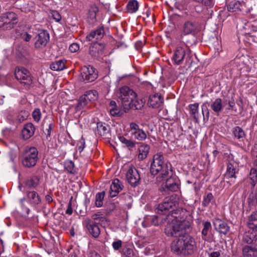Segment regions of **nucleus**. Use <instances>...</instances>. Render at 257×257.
Wrapping results in <instances>:
<instances>
[{
	"label": "nucleus",
	"mask_w": 257,
	"mask_h": 257,
	"mask_svg": "<svg viewBox=\"0 0 257 257\" xmlns=\"http://www.w3.org/2000/svg\"><path fill=\"white\" fill-rule=\"evenodd\" d=\"M190 222L186 220H176L168 224L165 233L168 236L177 237L171 242V251L177 255L193 254L197 249L195 238L189 234L187 230L190 227Z\"/></svg>",
	"instance_id": "1"
},
{
	"label": "nucleus",
	"mask_w": 257,
	"mask_h": 257,
	"mask_svg": "<svg viewBox=\"0 0 257 257\" xmlns=\"http://www.w3.org/2000/svg\"><path fill=\"white\" fill-rule=\"evenodd\" d=\"M164 160L163 155L161 153H157L154 156L151 164L150 173L152 175H156L161 172V174L156 178L158 183L162 182L172 174L171 164L168 162L165 163Z\"/></svg>",
	"instance_id": "2"
},
{
	"label": "nucleus",
	"mask_w": 257,
	"mask_h": 257,
	"mask_svg": "<svg viewBox=\"0 0 257 257\" xmlns=\"http://www.w3.org/2000/svg\"><path fill=\"white\" fill-rule=\"evenodd\" d=\"M137 96L136 93L127 86L120 88L118 98L121 103V108L125 112L131 109V103Z\"/></svg>",
	"instance_id": "3"
},
{
	"label": "nucleus",
	"mask_w": 257,
	"mask_h": 257,
	"mask_svg": "<svg viewBox=\"0 0 257 257\" xmlns=\"http://www.w3.org/2000/svg\"><path fill=\"white\" fill-rule=\"evenodd\" d=\"M178 204L175 197L171 196L164 199L163 202L158 205L156 209V212L158 214H165L168 211L171 212L172 215L177 214L179 210H175Z\"/></svg>",
	"instance_id": "4"
},
{
	"label": "nucleus",
	"mask_w": 257,
	"mask_h": 257,
	"mask_svg": "<svg viewBox=\"0 0 257 257\" xmlns=\"http://www.w3.org/2000/svg\"><path fill=\"white\" fill-rule=\"evenodd\" d=\"M38 151L36 148H26L21 158L23 166L26 168L35 166L38 160Z\"/></svg>",
	"instance_id": "5"
},
{
	"label": "nucleus",
	"mask_w": 257,
	"mask_h": 257,
	"mask_svg": "<svg viewBox=\"0 0 257 257\" xmlns=\"http://www.w3.org/2000/svg\"><path fill=\"white\" fill-rule=\"evenodd\" d=\"M15 75L16 78L26 89H29L33 86V77L27 69L24 67L18 68L16 70Z\"/></svg>",
	"instance_id": "6"
},
{
	"label": "nucleus",
	"mask_w": 257,
	"mask_h": 257,
	"mask_svg": "<svg viewBox=\"0 0 257 257\" xmlns=\"http://www.w3.org/2000/svg\"><path fill=\"white\" fill-rule=\"evenodd\" d=\"M17 23V16L14 12H8L0 17V28L3 30H11Z\"/></svg>",
	"instance_id": "7"
},
{
	"label": "nucleus",
	"mask_w": 257,
	"mask_h": 257,
	"mask_svg": "<svg viewBox=\"0 0 257 257\" xmlns=\"http://www.w3.org/2000/svg\"><path fill=\"white\" fill-rule=\"evenodd\" d=\"M97 72L91 65L84 66L81 68L80 79L85 83L94 81L97 78Z\"/></svg>",
	"instance_id": "8"
},
{
	"label": "nucleus",
	"mask_w": 257,
	"mask_h": 257,
	"mask_svg": "<svg viewBox=\"0 0 257 257\" xmlns=\"http://www.w3.org/2000/svg\"><path fill=\"white\" fill-rule=\"evenodd\" d=\"M173 172L168 177L164 179L166 180L165 183H163L160 190L162 192H165L169 193V192H174L178 190V185L177 183V178L175 176H172Z\"/></svg>",
	"instance_id": "9"
},
{
	"label": "nucleus",
	"mask_w": 257,
	"mask_h": 257,
	"mask_svg": "<svg viewBox=\"0 0 257 257\" xmlns=\"http://www.w3.org/2000/svg\"><path fill=\"white\" fill-rule=\"evenodd\" d=\"M34 41L35 48L42 49L49 41V34L46 30H39L34 38Z\"/></svg>",
	"instance_id": "10"
},
{
	"label": "nucleus",
	"mask_w": 257,
	"mask_h": 257,
	"mask_svg": "<svg viewBox=\"0 0 257 257\" xmlns=\"http://www.w3.org/2000/svg\"><path fill=\"white\" fill-rule=\"evenodd\" d=\"M128 183L132 186L136 187L139 185L141 177L138 170L133 166L130 167L126 174Z\"/></svg>",
	"instance_id": "11"
},
{
	"label": "nucleus",
	"mask_w": 257,
	"mask_h": 257,
	"mask_svg": "<svg viewBox=\"0 0 257 257\" xmlns=\"http://www.w3.org/2000/svg\"><path fill=\"white\" fill-rule=\"evenodd\" d=\"M186 53H190V49L186 47H177L174 52L172 60L176 65L181 64L185 59Z\"/></svg>",
	"instance_id": "12"
},
{
	"label": "nucleus",
	"mask_w": 257,
	"mask_h": 257,
	"mask_svg": "<svg viewBox=\"0 0 257 257\" xmlns=\"http://www.w3.org/2000/svg\"><path fill=\"white\" fill-rule=\"evenodd\" d=\"M83 225L86 227L88 233L94 238L99 237L100 229L97 225V222L90 219H86L83 221Z\"/></svg>",
	"instance_id": "13"
},
{
	"label": "nucleus",
	"mask_w": 257,
	"mask_h": 257,
	"mask_svg": "<svg viewBox=\"0 0 257 257\" xmlns=\"http://www.w3.org/2000/svg\"><path fill=\"white\" fill-rule=\"evenodd\" d=\"M212 223L214 229L220 234H226L230 230V227L228 223L218 217L212 219Z\"/></svg>",
	"instance_id": "14"
},
{
	"label": "nucleus",
	"mask_w": 257,
	"mask_h": 257,
	"mask_svg": "<svg viewBox=\"0 0 257 257\" xmlns=\"http://www.w3.org/2000/svg\"><path fill=\"white\" fill-rule=\"evenodd\" d=\"M238 165L234 161H228L227 163L226 171L225 174L226 177L229 178H236L238 173Z\"/></svg>",
	"instance_id": "15"
},
{
	"label": "nucleus",
	"mask_w": 257,
	"mask_h": 257,
	"mask_svg": "<svg viewBox=\"0 0 257 257\" xmlns=\"http://www.w3.org/2000/svg\"><path fill=\"white\" fill-rule=\"evenodd\" d=\"M26 196L28 202L33 207H36L41 202L40 195L35 191H27Z\"/></svg>",
	"instance_id": "16"
},
{
	"label": "nucleus",
	"mask_w": 257,
	"mask_h": 257,
	"mask_svg": "<svg viewBox=\"0 0 257 257\" xmlns=\"http://www.w3.org/2000/svg\"><path fill=\"white\" fill-rule=\"evenodd\" d=\"M104 30L102 27H99L97 29L91 31L88 34L86 38L88 41H92L93 43L96 42L102 38L104 35Z\"/></svg>",
	"instance_id": "17"
},
{
	"label": "nucleus",
	"mask_w": 257,
	"mask_h": 257,
	"mask_svg": "<svg viewBox=\"0 0 257 257\" xmlns=\"http://www.w3.org/2000/svg\"><path fill=\"white\" fill-rule=\"evenodd\" d=\"M257 240V230L250 227L249 229L246 231L242 237V242L247 244H252Z\"/></svg>",
	"instance_id": "18"
},
{
	"label": "nucleus",
	"mask_w": 257,
	"mask_h": 257,
	"mask_svg": "<svg viewBox=\"0 0 257 257\" xmlns=\"http://www.w3.org/2000/svg\"><path fill=\"white\" fill-rule=\"evenodd\" d=\"M163 103V98L160 94L156 93L151 95L148 100V104L153 108H158Z\"/></svg>",
	"instance_id": "19"
},
{
	"label": "nucleus",
	"mask_w": 257,
	"mask_h": 257,
	"mask_svg": "<svg viewBox=\"0 0 257 257\" xmlns=\"http://www.w3.org/2000/svg\"><path fill=\"white\" fill-rule=\"evenodd\" d=\"M35 127L32 123L26 124L22 131V136L24 140H27L32 137L35 133Z\"/></svg>",
	"instance_id": "20"
},
{
	"label": "nucleus",
	"mask_w": 257,
	"mask_h": 257,
	"mask_svg": "<svg viewBox=\"0 0 257 257\" xmlns=\"http://www.w3.org/2000/svg\"><path fill=\"white\" fill-rule=\"evenodd\" d=\"M243 35H250L257 31V20L244 23L242 29Z\"/></svg>",
	"instance_id": "21"
},
{
	"label": "nucleus",
	"mask_w": 257,
	"mask_h": 257,
	"mask_svg": "<svg viewBox=\"0 0 257 257\" xmlns=\"http://www.w3.org/2000/svg\"><path fill=\"white\" fill-rule=\"evenodd\" d=\"M122 188L123 186L119 179H114L110 187V196L111 197L116 196L122 190Z\"/></svg>",
	"instance_id": "22"
},
{
	"label": "nucleus",
	"mask_w": 257,
	"mask_h": 257,
	"mask_svg": "<svg viewBox=\"0 0 257 257\" xmlns=\"http://www.w3.org/2000/svg\"><path fill=\"white\" fill-rule=\"evenodd\" d=\"M92 106L91 103L86 98L85 96L83 95L78 100V102L75 106V110L77 111L83 109H88L91 108Z\"/></svg>",
	"instance_id": "23"
},
{
	"label": "nucleus",
	"mask_w": 257,
	"mask_h": 257,
	"mask_svg": "<svg viewBox=\"0 0 257 257\" xmlns=\"http://www.w3.org/2000/svg\"><path fill=\"white\" fill-rule=\"evenodd\" d=\"M243 257H257V244L245 245L242 249Z\"/></svg>",
	"instance_id": "24"
},
{
	"label": "nucleus",
	"mask_w": 257,
	"mask_h": 257,
	"mask_svg": "<svg viewBox=\"0 0 257 257\" xmlns=\"http://www.w3.org/2000/svg\"><path fill=\"white\" fill-rule=\"evenodd\" d=\"M223 108L224 104L222 99L220 98L215 99L214 100L211 102L210 104V108L217 115L223 110Z\"/></svg>",
	"instance_id": "25"
},
{
	"label": "nucleus",
	"mask_w": 257,
	"mask_h": 257,
	"mask_svg": "<svg viewBox=\"0 0 257 257\" xmlns=\"http://www.w3.org/2000/svg\"><path fill=\"white\" fill-rule=\"evenodd\" d=\"M197 24L191 21H186L183 28V33L184 35H188L195 32L197 28Z\"/></svg>",
	"instance_id": "26"
},
{
	"label": "nucleus",
	"mask_w": 257,
	"mask_h": 257,
	"mask_svg": "<svg viewBox=\"0 0 257 257\" xmlns=\"http://www.w3.org/2000/svg\"><path fill=\"white\" fill-rule=\"evenodd\" d=\"M170 214L165 218H161L160 217L156 215L152 216L146 218V221L150 222L151 225L154 226H158L160 223L163 222V220H168L169 221L171 219ZM175 218H177V216H172Z\"/></svg>",
	"instance_id": "27"
},
{
	"label": "nucleus",
	"mask_w": 257,
	"mask_h": 257,
	"mask_svg": "<svg viewBox=\"0 0 257 257\" xmlns=\"http://www.w3.org/2000/svg\"><path fill=\"white\" fill-rule=\"evenodd\" d=\"M97 133L100 136L108 137L110 134L109 126L102 122L97 123Z\"/></svg>",
	"instance_id": "28"
},
{
	"label": "nucleus",
	"mask_w": 257,
	"mask_h": 257,
	"mask_svg": "<svg viewBox=\"0 0 257 257\" xmlns=\"http://www.w3.org/2000/svg\"><path fill=\"white\" fill-rule=\"evenodd\" d=\"M188 107L190 111V114L193 116L195 121L198 123L199 120L201 117V115L198 112L199 103L190 104Z\"/></svg>",
	"instance_id": "29"
},
{
	"label": "nucleus",
	"mask_w": 257,
	"mask_h": 257,
	"mask_svg": "<svg viewBox=\"0 0 257 257\" xmlns=\"http://www.w3.org/2000/svg\"><path fill=\"white\" fill-rule=\"evenodd\" d=\"M150 146L146 144L142 143L139 148L138 159L143 160L146 159L149 154Z\"/></svg>",
	"instance_id": "30"
},
{
	"label": "nucleus",
	"mask_w": 257,
	"mask_h": 257,
	"mask_svg": "<svg viewBox=\"0 0 257 257\" xmlns=\"http://www.w3.org/2000/svg\"><path fill=\"white\" fill-rule=\"evenodd\" d=\"M203 229L201 231V238L204 241H208V234L212 229L210 222L208 221H202Z\"/></svg>",
	"instance_id": "31"
},
{
	"label": "nucleus",
	"mask_w": 257,
	"mask_h": 257,
	"mask_svg": "<svg viewBox=\"0 0 257 257\" xmlns=\"http://www.w3.org/2000/svg\"><path fill=\"white\" fill-rule=\"evenodd\" d=\"M39 180L38 177L33 176L26 180L25 183V186L29 189L35 188L39 185Z\"/></svg>",
	"instance_id": "32"
},
{
	"label": "nucleus",
	"mask_w": 257,
	"mask_h": 257,
	"mask_svg": "<svg viewBox=\"0 0 257 257\" xmlns=\"http://www.w3.org/2000/svg\"><path fill=\"white\" fill-rule=\"evenodd\" d=\"M89 52L90 55L92 57H98L102 53L101 46L99 43H94L93 45L90 46Z\"/></svg>",
	"instance_id": "33"
},
{
	"label": "nucleus",
	"mask_w": 257,
	"mask_h": 257,
	"mask_svg": "<svg viewBox=\"0 0 257 257\" xmlns=\"http://www.w3.org/2000/svg\"><path fill=\"white\" fill-rule=\"evenodd\" d=\"M232 132L234 137L239 141H243L245 137L244 131L239 126H235L232 128Z\"/></svg>",
	"instance_id": "34"
},
{
	"label": "nucleus",
	"mask_w": 257,
	"mask_h": 257,
	"mask_svg": "<svg viewBox=\"0 0 257 257\" xmlns=\"http://www.w3.org/2000/svg\"><path fill=\"white\" fill-rule=\"evenodd\" d=\"M98 12V8L95 6H92L88 14V22L93 24L96 21V13Z\"/></svg>",
	"instance_id": "35"
},
{
	"label": "nucleus",
	"mask_w": 257,
	"mask_h": 257,
	"mask_svg": "<svg viewBox=\"0 0 257 257\" xmlns=\"http://www.w3.org/2000/svg\"><path fill=\"white\" fill-rule=\"evenodd\" d=\"M65 60H59L52 62L50 65V69L53 71H61L65 67Z\"/></svg>",
	"instance_id": "36"
},
{
	"label": "nucleus",
	"mask_w": 257,
	"mask_h": 257,
	"mask_svg": "<svg viewBox=\"0 0 257 257\" xmlns=\"http://www.w3.org/2000/svg\"><path fill=\"white\" fill-rule=\"evenodd\" d=\"M97 95L98 93L96 90H92L86 91L84 96L93 105V102L97 99Z\"/></svg>",
	"instance_id": "37"
},
{
	"label": "nucleus",
	"mask_w": 257,
	"mask_h": 257,
	"mask_svg": "<svg viewBox=\"0 0 257 257\" xmlns=\"http://www.w3.org/2000/svg\"><path fill=\"white\" fill-rule=\"evenodd\" d=\"M248 224L251 228L255 227L257 228V211L252 212L251 214L248 216Z\"/></svg>",
	"instance_id": "38"
},
{
	"label": "nucleus",
	"mask_w": 257,
	"mask_h": 257,
	"mask_svg": "<svg viewBox=\"0 0 257 257\" xmlns=\"http://www.w3.org/2000/svg\"><path fill=\"white\" fill-rule=\"evenodd\" d=\"M241 7L242 5L239 1L231 2L227 6V9L230 12H234L238 10L240 11Z\"/></svg>",
	"instance_id": "39"
},
{
	"label": "nucleus",
	"mask_w": 257,
	"mask_h": 257,
	"mask_svg": "<svg viewBox=\"0 0 257 257\" xmlns=\"http://www.w3.org/2000/svg\"><path fill=\"white\" fill-rule=\"evenodd\" d=\"M139 8V3L136 0L128 2L127 5V10L129 13H134L137 11Z\"/></svg>",
	"instance_id": "40"
},
{
	"label": "nucleus",
	"mask_w": 257,
	"mask_h": 257,
	"mask_svg": "<svg viewBox=\"0 0 257 257\" xmlns=\"http://www.w3.org/2000/svg\"><path fill=\"white\" fill-rule=\"evenodd\" d=\"M207 102L204 103L201 105V113L203 116V121L206 122L209 118L210 112L209 110L206 105Z\"/></svg>",
	"instance_id": "41"
},
{
	"label": "nucleus",
	"mask_w": 257,
	"mask_h": 257,
	"mask_svg": "<svg viewBox=\"0 0 257 257\" xmlns=\"http://www.w3.org/2000/svg\"><path fill=\"white\" fill-rule=\"evenodd\" d=\"M144 105V101L141 99L138 100L136 97L135 99H133L132 103H131V109L139 110L143 107Z\"/></svg>",
	"instance_id": "42"
},
{
	"label": "nucleus",
	"mask_w": 257,
	"mask_h": 257,
	"mask_svg": "<svg viewBox=\"0 0 257 257\" xmlns=\"http://www.w3.org/2000/svg\"><path fill=\"white\" fill-rule=\"evenodd\" d=\"M121 257H136L132 248L124 246L121 251Z\"/></svg>",
	"instance_id": "43"
},
{
	"label": "nucleus",
	"mask_w": 257,
	"mask_h": 257,
	"mask_svg": "<svg viewBox=\"0 0 257 257\" xmlns=\"http://www.w3.org/2000/svg\"><path fill=\"white\" fill-rule=\"evenodd\" d=\"M105 196L104 191L98 192L95 195V206L97 207H101L103 205V199Z\"/></svg>",
	"instance_id": "44"
},
{
	"label": "nucleus",
	"mask_w": 257,
	"mask_h": 257,
	"mask_svg": "<svg viewBox=\"0 0 257 257\" xmlns=\"http://www.w3.org/2000/svg\"><path fill=\"white\" fill-rule=\"evenodd\" d=\"M65 169L70 173L74 174L76 172L74 163L70 160L66 161L64 163Z\"/></svg>",
	"instance_id": "45"
},
{
	"label": "nucleus",
	"mask_w": 257,
	"mask_h": 257,
	"mask_svg": "<svg viewBox=\"0 0 257 257\" xmlns=\"http://www.w3.org/2000/svg\"><path fill=\"white\" fill-rule=\"evenodd\" d=\"M132 134L134 135L135 138L139 141H144L147 138V134L141 128L137 132H133Z\"/></svg>",
	"instance_id": "46"
},
{
	"label": "nucleus",
	"mask_w": 257,
	"mask_h": 257,
	"mask_svg": "<svg viewBox=\"0 0 257 257\" xmlns=\"http://www.w3.org/2000/svg\"><path fill=\"white\" fill-rule=\"evenodd\" d=\"M119 139L120 141L127 147L132 148L135 146L136 143L135 142L130 140H127L123 136L119 137Z\"/></svg>",
	"instance_id": "47"
},
{
	"label": "nucleus",
	"mask_w": 257,
	"mask_h": 257,
	"mask_svg": "<svg viewBox=\"0 0 257 257\" xmlns=\"http://www.w3.org/2000/svg\"><path fill=\"white\" fill-rule=\"evenodd\" d=\"M249 177L251 180V185L254 187L257 181V171L255 169L252 168L250 170Z\"/></svg>",
	"instance_id": "48"
},
{
	"label": "nucleus",
	"mask_w": 257,
	"mask_h": 257,
	"mask_svg": "<svg viewBox=\"0 0 257 257\" xmlns=\"http://www.w3.org/2000/svg\"><path fill=\"white\" fill-rule=\"evenodd\" d=\"M213 196L211 193H208L203 197L202 201V205L207 207L210 204L211 201L213 199Z\"/></svg>",
	"instance_id": "49"
},
{
	"label": "nucleus",
	"mask_w": 257,
	"mask_h": 257,
	"mask_svg": "<svg viewBox=\"0 0 257 257\" xmlns=\"http://www.w3.org/2000/svg\"><path fill=\"white\" fill-rule=\"evenodd\" d=\"M186 61V66L190 67L192 66L193 60V54L191 50H190V53H186V55L185 58Z\"/></svg>",
	"instance_id": "50"
},
{
	"label": "nucleus",
	"mask_w": 257,
	"mask_h": 257,
	"mask_svg": "<svg viewBox=\"0 0 257 257\" xmlns=\"http://www.w3.org/2000/svg\"><path fill=\"white\" fill-rule=\"evenodd\" d=\"M194 2L203 4L207 7L212 8L214 5L213 0H193Z\"/></svg>",
	"instance_id": "51"
},
{
	"label": "nucleus",
	"mask_w": 257,
	"mask_h": 257,
	"mask_svg": "<svg viewBox=\"0 0 257 257\" xmlns=\"http://www.w3.org/2000/svg\"><path fill=\"white\" fill-rule=\"evenodd\" d=\"M34 119L36 122H39L41 117V112L39 108H36L32 113Z\"/></svg>",
	"instance_id": "52"
},
{
	"label": "nucleus",
	"mask_w": 257,
	"mask_h": 257,
	"mask_svg": "<svg viewBox=\"0 0 257 257\" xmlns=\"http://www.w3.org/2000/svg\"><path fill=\"white\" fill-rule=\"evenodd\" d=\"M92 220L93 221H96L97 222V224L99 223H102L103 222H104L106 221V219L103 216H101L99 215H98L97 214H94L92 216Z\"/></svg>",
	"instance_id": "53"
},
{
	"label": "nucleus",
	"mask_w": 257,
	"mask_h": 257,
	"mask_svg": "<svg viewBox=\"0 0 257 257\" xmlns=\"http://www.w3.org/2000/svg\"><path fill=\"white\" fill-rule=\"evenodd\" d=\"M122 243V242L121 240H116L112 242V246L114 250H118L121 247Z\"/></svg>",
	"instance_id": "54"
},
{
	"label": "nucleus",
	"mask_w": 257,
	"mask_h": 257,
	"mask_svg": "<svg viewBox=\"0 0 257 257\" xmlns=\"http://www.w3.org/2000/svg\"><path fill=\"white\" fill-rule=\"evenodd\" d=\"M51 14L53 19L56 22H59L61 19V16L60 14L57 11L52 10L51 11Z\"/></svg>",
	"instance_id": "55"
},
{
	"label": "nucleus",
	"mask_w": 257,
	"mask_h": 257,
	"mask_svg": "<svg viewBox=\"0 0 257 257\" xmlns=\"http://www.w3.org/2000/svg\"><path fill=\"white\" fill-rule=\"evenodd\" d=\"M53 127V124L52 123H50L48 125V128H46V130L44 131V133L45 134L46 139L47 140L50 139L51 138V133Z\"/></svg>",
	"instance_id": "56"
},
{
	"label": "nucleus",
	"mask_w": 257,
	"mask_h": 257,
	"mask_svg": "<svg viewBox=\"0 0 257 257\" xmlns=\"http://www.w3.org/2000/svg\"><path fill=\"white\" fill-rule=\"evenodd\" d=\"M77 147H78V150L80 152H81L85 148V140L83 138H81L78 141L77 144Z\"/></svg>",
	"instance_id": "57"
},
{
	"label": "nucleus",
	"mask_w": 257,
	"mask_h": 257,
	"mask_svg": "<svg viewBox=\"0 0 257 257\" xmlns=\"http://www.w3.org/2000/svg\"><path fill=\"white\" fill-rule=\"evenodd\" d=\"M246 12L249 14L252 18H255L257 17V7L255 6L251 7L250 9H249Z\"/></svg>",
	"instance_id": "58"
},
{
	"label": "nucleus",
	"mask_w": 257,
	"mask_h": 257,
	"mask_svg": "<svg viewBox=\"0 0 257 257\" xmlns=\"http://www.w3.org/2000/svg\"><path fill=\"white\" fill-rule=\"evenodd\" d=\"M26 198L24 197L23 198H21L20 200V201L23 210L26 212L27 214H29L30 210V209L28 207H27L24 204V202L25 201H26Z\"/></svg>",
	"instance_id": "59"
},
{
	"label": "nucleus",
	"mask_w": 257,
	"mask_h": 257,
	"mask_svg": "<svg viewBox=\"0 0 257 257\" xmlns=\"http://www.w3.org/2000/svg\"><path fill=\"white\" fill-rule=\"evenodd\" d=\"M250 197H251L253 203L257 206V186L252 191L251 195H250Z\"/></svg>",
	"instance_id": "60"
},
{
	"label": "nucleus",
	"mask_w": 257,
	"mask_h": 257,
	"mask_svg": "<svg viewBox=\"0 0 257 257\" xmlns=\"http://www.w3.org/2000/svg\"><path fill=\"white\" fill-rule=\"evenodd\" d=\"M21 38L26 42H29L32 38L31 35L27 32H23L21 34Z\"/></svg>",
	"instance_id": "61"
},
{
	"label": "nucleus",
	"mask_w": 257,
	"mask_h": 257,
	"mask_svg": "<svg viewBox=\"0 0 257 257\" xmlns=\"http://www.w3.org/2000/svg\"><path fill=\"white\" fill-rule=\"evenodd\" d=\"M79 49V46L77 43H73L69 46V50L72 52L74 53L77 52Z\"/></svg>",
	"instance_id": "62"
},
{
	"label": "nucleus",
	"mask_w": 257,
	"mask_h": 257,
	"mask_svg": "<svg viewBox=\"0 0 257 257\" xmlns=\"http://www.w3.org/2000/svg\"><path fill=\"white\" fill-rule=\"evenodd\" d=\"M130 127L131 130L132 131H134V132H137L140 129L139 125L135 122H132L130 123Z\"/></svg>",
	"instance_id": "63"
},
{
	"label": "nucleus",
	"mask_w": 257,
	"mask_h": 257,
	"mask_svg": "<svg viewBox=\"0 0 257 257\" xmlns=\"http://www.w3.org/2000/svg\"><path fill=\"white\" fill-rule=\"evenodd\" d=\"M221 251H213L209 253V257H220Z\"/></svg>",
	"instance_id": "64"
}]
</instances>
